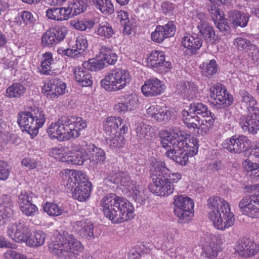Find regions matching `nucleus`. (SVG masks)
Returning a JSON list of instances; mask_svg holds the SVG:
<instances>
[{"label": "nucleus", "instance_id": "1", "mask_svg": "<svg viewBox=\"0 0 259 259\" xmlns=\"http://www.w3.org/2000/svg\"><path fill=\"white\" fill-rule=\"evenodd\" d=\"M159 137L162 146L167 150L166 156L175 162H187L198 152V140L184 131L162 130Z\"/></svg>", "mask_w": 259, "mask_h": 259}, {"label": "nucleus", "instance_id": "2", "mask_svg": "<svg viewBox=\"0 0 259 259\" xmlns=\"http://www.w3.org/2000/svg\"><path fill=\"white\" fill-rule=\"evenodd\" d=\"M104 215L113 223L119 224L131 220L135 216L134 207L126 199L108 193L100 202Z\"/></svg>", "mask_w": 259, "mask_h": 259}, {"label": "nucleus", "instance_id": "3", "mask_svg": "<svg viewBox=\"0 0 259 259\" xmlns=\"http://www.w3.org/2000/svg\"><path fill=\"white\" fill-rule=\"evenodd\" d=\"M87 126L86 121L81 117L63 116L49 125L47 133L52 139L68 141L79 137Z\"/></svg>", "mask_w": 259, "mask_h": 259}, {"label": "nucleus", "instance_id": "4", "mask_svg": "<svg viewBox=\"0 0 259 259\" xmlns=\"http://www.w3.org/2000/svg\"><path fill=\"white\" fill-rule=\"evenodd\" d=\"M61 185L66 193L79 201H84L91 194V183L86 175L80 171L65 169L61 176Z\"/></svg>", "mask_w": 259, "mask_h": 259}, {"label": "nucleus", "instance_id": "5", "mask_svg": "<svg viewBox=\"0 0 259 259\" xmlns=\"http://www.w3.org/2000/svg\"><path fill=\"white\" fill-rule=\"evenodd\" d=\"M49 248L50 252L62 259H72L82 252L84 246L74 236L63 231L56 234Z\"/></svg>", "mask_w": 259, "mask_h": 259}, {"label": "nucleus", "instance_id": "6", "mask_svg": "<svg viewBox=\"0 0 259 259\" xmlns=\"http://www.w3.org/2000/svg\"><path fill=\"white\" fill-rule=\"evenodd\" d=\"M208 218L216 229L224 230L233 225L234 214L231 212L229 203L223 198L210 197L208 200Z\"/></svg>", "mask_w": 259, "mask_h": 259}, {"label": "nucleus", "instance_id": "7", "mask_svg": "<svg viewBox=\"0 0 259 259\" xmlns=\"http://www.w3.org/2000/svg\"><path fill=\"white\" fill-rule=\"evenodd\" d=\"M242 104L249 112L247 117L241 116L239 119L240 127L244 132L255 134L259 131V109L256 107V100L247 91L239 92Z\"/></svg>", "mask_w": 259, "mask_h": 259}, {"label": "nucleus", "instance_id": "8", "mask_svg": "<svg viewBox=\"0 0 259 259\" xmlns=\"http://www.w3.org/2000/svg\"><path fill=\"white\" fill-rule=\"evenodd\" d=\"M150 171L152 183L148 188L150 192L160 196H167L173 193L174 186L167 179L168 169L164 163H153Z\"/></svg>", "mask_w": 259, "mask_h": 259}, {"label": "nucleus", "instance_id": "9", "mask_svg": "<svg viewBox=\"0 0 259 259\" xmlns=\"http://www.w3.org/2000/svg\"><path fill=\"white\" fill-rule=\"evenodd\" d=\"M17 119L22 131L26 132L33 138L38 134L39 129L44 125L46 116L43 111L33 107L20 112Z\"/></svg>", "mask_w": 259, "mask_h": 259}, {"label": "nucleus", "instance_id": "10", "mask_svg": "<svg viewBox=\"0 0 259 259\" xmlns=\"http://www.w3.org/2000/svg\"><path fill=\"white\" fill-rule=\"evenodd\" d=\"M131 81L128 71L116 68L111 70L101 81V87L108 92H117L124 89Z\"/></svg>", "mask_w": 259, "mask_h": 259}, {"label": "nucleus", "instance_id": "11", "mask_svg": "<svg viewBox=\"0 0 259 259\" xmlns=\"http://www.w3.org/2000/svg\"><path fill=\"white\" fill-rule=\"evenodd\" d=\"M105 159L104 151L90 144L81 150L71 153L66 162H85L88 160L90 162H104Z\"/></svg>", "mask_w": 259, "mask_h": 259}, {"label": "nucleus", "instance_id": "12", "mask_svg": "<svg viewBox=\"0 0 259 259\" xmlns=\"http://www.w3.org/2000/svg\"><path fill=\"white\" fill-rule=\"evenodd\" d=\"M174 213L180 219L189 220L193 215L194 202L191 198L185 195L174 197Z\"/></svg>", "mask_w": 259, "mask_h": 259}, {"label": "nucleus", "instance_id": "13", "mask_svg": "<svg viewBox=\"0 0 259 259\" xmlns=\"http://www.w3.org/2000/svg\"><path fill=\"white\" fill-rule=\"evenodd\" d=\"M30 232L26 222L22 219L12 222L7 227L8 236L17 243L26 244Z\"/></svg>", "mask_w": 259, "mask_h": 259}, {"label": "nucleus", "instance_id": "14", "mask_svg": "<svg viewBox=\"0 0 259 259\" xmlns=\"http://www.w3.org/2000/svg\"><path fill=\"white\" fill-rule=\"evenodd\" d=\"M194 20L197 24V28L200 35L207 43L213 44L218 42L214 29L208 23L206 15L204 13H197Z\"/></svg>", "mask_w": 259, "mask_h": 259}, {"label": "nucleus", "instance_id": "15", "mask_svg": "<svg viewBox=\"0 0 259 259\" xmlns=\"http://www.w3.org/2000/svg\"><path fill=\"white\" fill-rule=\"evenodd\" d=\"M139 97L135 93L119 96L114 105V111L119 114H124L135 110L139 105Z\"/></svg>", "mask_w": 259, "mask_h": 259}, {"label": "nucleus", "instance_id": "16", "mask_svg": "<svg viewBox=\"0 0 259 259\" xmlns=\"http://www.w3.org/2000/svg\"><path fill=\"white\" fill-rule=\"evenodd\" d=\"M222 147L230 152L240 153L250 149L251 142L244 136H233L226 139L222 143Z\"/></svg>", "mask_w": 259, "mask_h": 259}, {"label": "nucleus", "instance_id": "17", "mask_svg": "<svg viewBox=\"0 0 259 259\" xmlns=\"http://www.w3.org/2000/svg\"><path fill=\"white\" fill-rule=\"evenodd\" d=\"M210 101L215 104L227 107L231 105L233 101V96L221 83H217L209 88Z\"/></svg>", "mask_w": 259, "mask_h": 259}, {"label": "nucleus", "instance_id": "18", "mask_svg": "<svg viewBox=\"0 0 259 259\" xmlns=\"http://www.w3.org/2000/svg\"><path fill=\"white\" fill-rule=\"evenodd\" d=\"M147 65L158 73L168 71L171 67L170 62L165 60V55L161 51H153L146 59Z\"/></svg>", "mask_w": 259, "mask_h": 259}, {"label": "nucleus", "instance_id": "19", "mask_svg": "<svg viewBox=\"0 0 259 259\" xmlns=\"http://www.w3.org/2000/svg\"><path fill=\"white\" fill-rule=\"evenodd\" d=\"M235 253L239 256L249 258L259 251V245L248 238L239 239L234 246Z\"/></svg>", "mask_w": 259, "mask_h": 259}, {"label": "nucleus", "instance_id": "20", "mask_svg": "<svg viewBox=\"0 0 259 259\" xmlns=\"http://www.w3.org/2000/svg\"><path fill=\"white\" fill-rule=\"evenodd\" d=\"M241 212L252 218H259V198L255 195L246 196L239 203Z\"/></svg>", "mask_w": 259, "mask_h": 259}, {"label": "nucleus", "instance_id": "21", "mask_svg": "<svg viewBox=\"0 0 259 259\" xmlns=\"http://www.w3.org/2000/svg\"><path fill=\"white\" fill-rule=\"evenodd\" d=\"M172 110L164 105L160 106L153 104L146 109V114L148 117L159 123H165L171 118Z\"/></svg>", "mask_w": 259, "mask_h": 259}, {"label": "nucleus", "instance_id": "22", "mask_svg": "<svg viewBox=\"0 0 259 259\" xmlns=\"http://www.w3.org/2000/svg\"><path fill=\"white\" fill-rule=\"evenodd\" d=\"M88 46L87 37L83 35L78 36L76 38L75 44L71 49H64L60 47L57 52L59 54L71 58H77L80 56L86 50Z\"/></svg>", "mask_w": 259, "mask_h": 259}, {"label": "nucleus", "instance_id": "23", "mask_svg": "<svg viewBox=\"0 0 259 259\" xmlns=\"http://www.w3.org/2000/svg\"><path fill=\"white\" fill-rule=\"evenodd\" d=\"M165 88L163 81L156 78H151L145 81L141 87V91L144 96L152 97L162 94Z\"/></svg>", "mask_w": 259, "mask_h": 259}, {"label": "nucleus", "instance_id": "24", "mask_svg": "<svg viewBox=\"0 0 259 259\" xmlns=\"http://www.w3.org/2000/svg\"><path fill=\"white\" fill-rule=\"evenodd\" d=\"M67 33V30L65 26L48 30L42 36V43L45 46L57 44L64 39Z\"/></svg>", "mask_w": 259, "mask_h": 259}, {"label": "nucleus", "instance_id": "25", "mask_svg": "<svg viewBox=\"0 0 259 259\" xmlns=\"http://www.w3.org/2000/svg\"><path fill=\"white\" fill-rule=\"evenodd\" d=\"M176 30V27L172 22H168L164 26L158 25L151 33V39L155 42L161 43L165 38L172 36Z\"/></svg>", "mask_w": 259, "mask_h": 259}, {"label": "nucleus", "instance_id": "26", "mask_svg": "<svg viewBox=\"0 0 259 259\" xmlns=\"http://www.w3.org/2000/svg\"><path fill=\"white\" fill-rule=\"evenodd\" d=\"M94 224L91 221L84 219L76 221L72 225V230L74 232L89 239L94 238Z\"/></svg>", "mask_w": 259, "mask_h": 259}, {"label": "nucleus", "instance_id": "27", "mask_svg": "<svg viewBox=\"0 0 259 259\" xmlns=\"http://www.w3.org/2000/svg\"><path fill=\"white\" fill-rule=\"evenodd\" d=\"M177 90L178 94L188 100L196 98L198 94L197 85L191 81H186L178 84Z\"/></svg>", "mask_w": 259, "mask_h": 259}, {"label": "nucleus", "instance_id": "28", "mask_svg": "<svg viewBox=\"0 0 259 259\" xmlns=\"http://www.w3.org/2000/svg\"><path fill=\"white\" fill-rule=\"evenodd\" d=\"M201 39L197 36L187 34L182 38V44L188 53L195 54L202 46Z\"/></svg>", "mask_w": 259, "mask_h": 259}, {"label": "nucleus", "instance_id": "29", "mask_svg": "<svg viewBox=\"0 0 259 259\" xmlns=\"http://www.w3.org/2000/svg\"><path fill=\"white\" fill-rule=\"evenodd\" d=\"M83 67L77 66L73 69L75 79L80 85L84 87L92 85L93 81L91 74Z\"/></svg>", "mask_w": 259, "mask_h": 259}, {"label": "nucleus", "instance_id": "30", "mask_svg": "<svg viewBox=\"0 0 259 259\" xmlns=\"http://www.w3.org/2000/svg\"><path fill=\"white\" fill-rule=\"evenodd\" d=\"M123 122L122 118L119 116H110L106 118L103 122V129L109 136L117 134L119 125Z\"/></svg>", "mask_w": 259, "mask_h": 259}, {"label": "nucleus", "instance_id": "31", "mask_svg": "<svg viewBox=\"0 0 259 259\" xmlns=\"http://www.w3.org/2000/svg\"><path fill=\"white\" fill-rule=\"evenodd\" d=\"M209 12L215 25L220 31L224 32L228 29L227 20L224 18V13L220 9L212 7Z\"/></svg>", "mask_w": 259, "mask_h": 259}, {"label": "nucleus", "instance_id": "32", "mask_svg": "<svg viewBox=\"0 0 259 259\" xmlns=\"http://www.w3.org/2000/svg\"><path fill=\"white\" fill-rule=\"evenodd\" d=\"M98 57L104 64L114 65L117 61V55L110 47L103 46L101 47Z\"/></svg>", "mask_w": 259, "mask_h": 259}, {"label": "nucleus", "instance_id": "33", "mask_svg": "<svg viewBox=\"0 0 259 259\" xmlns=\"http://www.w3.org/2000/svg\"><path fill=\"white\" fill-rule=\"evenodd\" d=\"M249 18V15L237 11H231L229 13V20L234 27H244L247 25Z\"/></svg>", "mask_w": 259, "mask_h": 259}, {"label": "nucleus", "instance_id": "34", "mask_svg": "<svg viewBox=\"0 0 259 259\" xmlns=\"http://www.w3.org/2000/svg\"><path fill=\"white\" fill-rule=\"evenodd\" d=\"M110 181L113 183L123 186L127 191L130 190V187L135 183L131 180V177L126 171L115 174L111 177Z\"/></svg>", "mask_w": 259, "mask_h": 259}, {"label": "nucleus", "instance_id": "35", "mask_svg": "<svg viewBox=\"0 0 259 259\" xmlns=\"http://www.w3.org/2000/svg\"><path fill=\"white\" fill-rule=\"evenodd\" d=\"M90 4V0H69L68 7L72 17L83 12Z\"/></svg>", "mask_w": 259, "mask_h": 259}, {"label": "nucleus", "instance_id": "36", "mask_svg": "<svg viewBox=\"0 0 259 259\" xmlns=\"http://www.w3.org/2000/svg\"><path fill=\"white\" fill-rule=\"evenodd\" d=\"M182 118L184 124L189 128H198L197 119L200 117L197 116L191 110L190 106L188 109H184L182 111Z\"/></svg>", "mask_w": 259, "mask_h": 259}, {"label": "nucleus", "instance_id": "37", "mask_svg": "<svg viewBox=\"0 0 259 259\" xmlns=\"http://www.w3.org/2000/svg\"><path fill=\"white\" fill-rule=\"evenodd\" d=\"M214 120V114L210 111L208 115H204L200 119H197L196 123L198 125V128L204 134H207L213 128Z\"/></svg>", "mask_w": 259, "mask_h": 259}, {"label": "nucleus", "instance_id": "38", "mask_svg": "<svg viewBox=\"0 0 259 259\" xmlns=\"http://www.w3.org/2000/svg\"><path fill=\"white\" fill-rule=\"evenodd\" d=\"M216 239L212 238L211 241L205 244L201 252V255L209 259L214 258L217 255L218 252L221 250L218 244L215 242Z\"/></svg>", "mask_w": 259, "mask_h": 259}, {"label": "nucleus", "instance_id": "39", "mask_svg": "<svg viewBox=\"0 0 259 259\" xmlns=\"http://www.w3.org/2000/svg\"><path fill=\"white\" fill-rule=\"evenodd\" d=\"M93 3L96 8L105 15L113 13L114 8L111 0H90V4Z\"/></svg>", "mask_w": 259, "mask_h": 259}, {"label": "nucleus", "instance_id": "40", "mask_svg": "<svg viewBox=\"0 0 259 259\" xmlns=\"http://www.w3.org/2000/svg\"><path fill=\"white\" fill-rule=\"evenodd\" d=\"M25 91L26 88L24 85L16 82L7 88L5 96L9 98H19L24 95Z\"/></svg>", "mask_w": 259, "mask_h": 259}, {"label": "nucleus", "instance_id": "41", "mask_svg": "<svg viewBox=\"0 0 259 259\" xmlns=\"http://www.w3.org/2000/svg\"><path fill=\"white\" fill-rule=\"evenodd\" d=\"M133 199L139 204L140 205L145 203L146 200L144 188L140 185H137L135 182L130 187V190L128 191Z\"/></svg>", "mask_w": 259, "mask_h": 259}, {"label": "nucleus", "instance_id": "42", "mask_svg": "<svg viewBox=\"0 0 259 259\" xmlns=\"http://www.w3.org/2000/svg\"><path fill=\"white\" fill-rule=\"evenodd\" d=\"M70 25L75 29L85 31L92 29L95 25V22L89 18L76 19L71 20Z\"/></svg>", "mask_w": 259, "mask_h": 259}, {"label": "nucleus", "instance_id": "43", "mask_svg": "<svg viewBox=\"0 0 259 259\" xmlns=\"http://www.w3.org/2000/svg\"><path fill=\"white\" fill-rule=\"evenodd\" d=\"M137 136L141 140L149 139L154 134V128L150 125L139 123L136 128Z\"/></svg>", "mask_w": 259, "mask_h": 259}, {"label": "nucleus", "instance_id": "44", "mask_svg": "<svg viewBox=\"0 0 259 259\" xmlns=\"http://www.w3.org/2000/svg\"><path fill=\"white\" fill-rule=\"evenodd\" d=\"M45 238L46 234L42 231H36L32 235L30 233L26 244L31 247L41 246L44 244Z\"/></svg>", "mask_w": 259, "mask_h": 259}, {"label": "nucleus", "instance_id": "45", "mask_svg": "<svg viewBox=\"0 0 259 259\" xmlns=\"http://www.w3.org/2000/svg\"><path fill=\"white\" fill-rule=\"evenodd\" d=\"M54 61L52 54L46 52L42 57L40 66L38 68L39 72L42 74L48 75L51 71V65Z\"/></svg>", "mask_w": 259, "mask_h": 259}, {"label": "nucleus", "instance_id": "46", "mask_svg": "<svg viewBox=\"0 0 259 259\" xmlns=\"http://www.w3.org/2000/svg\"><path fill=\"white\" fill-rule=\"evenodd\" d=\"M98 57V55L96 58H92L87 61H84L82 66L84 69L92 71H97L103 69L105 67L104 63Z\"/></svg>", "mask_w": 259, "mask_h": 259}, {"label": "nucleus", "instance_id": "47", "mask_svg": "<svg viewBox=\"0 0 259 259\" xmlns=\"http://www.w3.org/2000/svg\"><path fill=\"white\" fill-rule=\"evenodd\" d=\"M200 67L203 75L207 77L213 75L217 71V64L214 59L202 62Z\"/></svg>", "mask_w": 259, "mask_h": 259}, {"label": "nucleus", "instance_id": "48", "mask_svg": "<svg viewBox=\"0 0 259 259\" xmlns=\"http://www.w3.org/2000/svg\"><path fill=\"white\" fill-rule=\"evenodd\" d=\"M35 195L30 190H22L18 194L17 202L18 207L33 201Z\"/></svg>", "mask_w": 259, "mask_h": 259}, {"label": "nucleus", "instance_id": "49", "mask_svg": "<svg viewBox=\"0 0 259 259\" xmlns=\"http://www.w3.org/2000/svg\"><path fill=\"white\" fill-rule=\"evenodd\" d=\"M96 33L99 37L104 39H109L112 37L114 31L112 26L108 24H101L97 28Z\"/></svg>", "mask_w": 259, "mask_h": 259}, {"label": "nucleus", "instance_id": "50", "mask_svg": "<svg viewBox=\"0 0 259 259\" xmlns=\"http://www.w3.org/2000/svg\"><path fill=\"white\" fill-rule=\"evenodd\" d=\"M43 209L48 215L52 217L60 215L64 211L61 206L52 202H46L44 205Z\"/></svg>", "mask_w": 259, "mask_h": 259}, {"label": "nucleus", "instance_id": "51", "mask_svg": "<svg viewBox=\"0 0 259 259\" xmlns=\"http://www.w3.org/2000/svg\"><path fill=\"white\" fill-rule=\"evenodd\" d=\"M21 212L28 217H33L38 213V208L33 201L19 207Z\"/></svg>", "mask_w": 259, "mask_h": 259}, {"label": "nucleus", "instance_id": "52", "mask_svg": "<svg viewBox=\"0 0 259 259\" xmlns=\"http://www.w3.org/2000/svg\"><path fill=\"white\" fill-rule=\"evenodd\" d=\"M191 110L197 116L200 115L201 117L209 114L210 111L208 110L207 106L200 102H194L190 105Z\"/></svg>", "mask_w": 259, "mask_h": 259}, {"label": "nucleus", "instance_id": "53", "mask_svg": "<svg viewBox=\"0 0 259 259\" xmlns=\"http://www.w3.org/2000/svg\"><path fill=\"white\" fill-rule=\"evenodd\" d=\"M54 81L53 85H54L55 90V92L52 95H53L54 97H56V98H57L66 93V84L63 81L58 79H54Z\"/></svg>", "mask_w": 259, "mask_h": 259}, {"label": "nucleus", "instance_id": "54", "mask_svg": "<svg viewBox=\"0 0 259 259\" xmlns=\"http://www.w3.org/2000/svg\"><path fill=\"white\" fill-rule=\"evenodd\" d=\"M54 82V79H52L48 82L46 83L42 87V92L48 99H56V97H54L53 95H52L55 92V90L54 85H53Z\"/></svg>", "mask_w": 259, "mask_h": 259}, {"label": "nucleus", "instance_id": "55", "mask_svg": "<svg viewBox=\"0 0 259 259\" xmlns=\"http://www.w3.org/2000/svg\"><path fill=\"white\" fill-rule=\"evenodd\" d=\"M7 205L8 206H6L5 204L3 206L6 207V208H4L3 210L0 208V224L4 223L5 220L10 218L13 214V209L11 208L13 205L12 201H8Z\"/></svg>", "mask_w": 259, "mask_h": 259}, {"label": "nucleus", "instance_id": "56", "mask_svg": "<svg viewBox=\"0 0 259 259\" xmlns=\"http://www.w3.org/2000/svg\"><path fill=\"white\" fill-rule=\"evenodd\" d=\"M126 140L123 135H117L112 139L110 146L115 149H119L125 145Z\"/></svg>", "mask_w": 259, "mask_h": 259}, {"label": "nucleus", "instance_id": "57", "mask_svg": "<svg viewBox=\"0 0 259 259\" xmlns=\"http://www.w3.org/2000/svg\"><path fill=\"white\" fill-rule=\"evenodd\" d=\"M250 42V41L246 38L239 36L234 39L233 44L238 50H246L249 45Z\"/></svg>", "mask_w": 259, "mask_h": 259}, {"label": "nucleus", "instance_id": "58", "mask_svg": "<svg viewBox=\"0 0 259 259\" xmlns=\"http://www.w3.org/2000/svg\"><path fill=\"white\" fill-rule=\"evenodd\" d=\"M176 238V233L175 231H168L164 235L163 243L167 248H170L174 244Z\"/></svg>", "mask_w": 259, "mask_h": 259}, {"label": "nucleus", "instance_id": "59", "mask_svg": "<svg viewBox=\"0 0 259 259\" xmlns=\"http://www.w3.org/2000/svg\"><path fill=\"white\" fill-rule=\"evenodd\" d=\"M3 63L6 69H15L17 66V58L15 56H8L3 60Z\"/></svg>", "mask_w": 259, "mask_h": 259}, {"label": "nucleus", "instance_id": "60", "mask_svg": "<svg viewBox=\"0 0 259 259\" xmlns=\"http://www.w3.org/2000/svg\"><path fill=\"white\" fill-rule=\"evenodd\" d=\"M58 16L59 21L67 20L70 18H72L70 11L67 7L58 8Z\"/></svg>", "mask_w": 259, "mask_h": 259}, {"label": "nucleus", "instance_id": "61", "mask_svg": "<svg viewBox=\"0 0 259 259\" xmlns=\"http://www.w3.org/2000/svg\"><path fill=\"white\" fill-rule=\"evenodd\" d=\"M11 166L7 163H0V180L5 181L9 177Z\"/></svg>", "mask_w": 259, "mask_h": 259}, {"label": "nucleus", "instance_id": "62", "mask_svg": "<svg viewBox=\"0 0 259 259\" xmlns=\"http://www.w3.org/2000/svg\"><path fill=\"white\" fill-rule=\"evenodd\" d=\"M244 168L247 172H250V175L259 177V163H245Z\"/></svg>", "mask_w": 259, "mask_h": 259}, {"label": "nucleus", "instance_id": "63", "mask_svg": "<svg viewBox=\"0 0 259 259\" xmlns=\"http://www.w3.org/2000/svg\"><path fill=\"white\" fill-rule=\"evenodd\" d=\"M4 256L7 259H25V255L12 249L7 250Z\"/></svg>", "mask_w": 259, "mask_h": 259}, {"label": "nucleus", "instance_id": "64", "mask_svg": "<svg viewBox=\"0 0 259 259\" xmlns=\"http://www.w3.org/2000/svg\"><path fill=\"white\" fill-rule=\"evenodd\" d=\"M123 27V33L130 34L136 27L135 20L132 18L126 21L125 24L121 25Z\"/></svg>", "mask_w": 259, "mask_h": 259}]
</instances>
